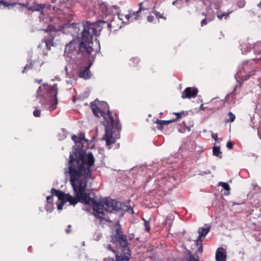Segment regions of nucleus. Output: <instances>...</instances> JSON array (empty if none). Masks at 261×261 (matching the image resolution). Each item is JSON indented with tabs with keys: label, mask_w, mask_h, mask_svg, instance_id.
Returning a JSON list of instances; mask_svg holds the SVG:
<instances>
[{
	"label": "nucleus",
	"mask_w": 261,
	"mask_h": 261,
	"mask_svg": "<svg viewBox=\"0 0 261 261\" xmlns=\"http://www.w3.org/2000/svg\"><path fill=\"white\" fill-rule=\"evenodd\" d=\"M57 84L53 86L43 84L37 90L36 102L41 105V107L49 111L55 110L58 104Z\"/></svg>",
	"instance_id": "20e7f679"
},
{
	"label": "nucleus",
	"mask_w": 261,
	"mask_h": 261,
	"mask_svg": "<svg viewBox=\"0 0 261 261\" xmlns=\"http://www.w3.org/2000/svg\"><path fill=\"white\" fill-rule=\"evenodd\" d=\"M72 140L75 143H81L83 144V141L88 142V140L85 138V136L83 134H80L79 136L76 135H73L71 137Z\"/></svg>",
	"instance_id": "a211bd4d"
},
{
	"label": "nucleus",
	"mask_w": 261,
	"mask_h": 261,
	"mask_svg": "<svg viewBox=\"0 0 261 261\" xmlns=\"http://www.w3.org/2000/svg\"><path fill=\"white\" fill-rule=\"evenodd\" d=\"M218 185L219 186H221L226 191V192L224 193L225 195H228L229 194V191L230 190V186L228 183L220 181Z\"/></svg>",
	"instance_id": "6ab92c4d"
},
{
	"label": "nucleus",
	"mask_w": 261,
	"mask_h": 261,
	"mask_svg": "<svg viewBox=\"0 0 261 261\" xmlns=\"http://www.w3.org/2000/svg\"><path fill=\"white\" fill-rule=\"evenodd\" d=\"M211 173V171L210 170H207L206 171L201 172L199 174L200 175L203 176L205 174H208Z\"/></svg>",
	"instance_id": "e433bc0d"
},
{
	"label": "nucleus",
	"mask_w": 261,
	"mask_h": 261,
	"mask_svg": "<svg viewBox=\"0 0 261 261\" xmlns=\"http://www.w3.org/2000/svg\"><path fill=\"white\" fill-rule=\"evenodd\" d=\"M162 120H156V121L155 122V123H156V124H159V125H161V123H162Z\"/></svg>",
	"instance_id": "a18cd8bd"
},
{
	"label": "nucleus",
	"mask_w": 261,
	"mask_h": 261,
	"mask_svg": "<svg viewBox=\"0 0 261 261\" xmlns=\"http://www.w3.org/2000/svg\"><path fill=\"white\" fill-rule=\"evenodd\" d=\"M143 220L144 221V226H145V230L147 232H149L150 230V227L149 226V222L146 221L144 219H143Z\"/></svg>",
	"instance_id": "c85d7f7f"
},
{
	"label": "nucleus",
	"mask_w": 261,
	"mask_h": 261,
	"mask_svg": "<svg viewBox=\"0 0 261 261\" xmlns=\"http://www.w3.org/2000/svg\"><path fill=\"white\" fill-rule=\"evenodd\" d=\"M213 154L214 156H217L219 158H222V152L220 151V147L219 146H214L213 148Z\"/></svg>",
	"instance_id": "aec40b11"
},
{
	"label": "nucleus",
	"mask_w": 261,
	"mask_h": 261,
	"mask_svg": "<svg viewBox=\"0 0 261 261\" xmlns=\"http://www.w3.org/2000/svg\"><path fill=\"white\" fill-rule=\"evenodd\" d=\"M198 90L196 88L187 87L183 91L181 98H192L195 97L198 93Z\"/></svg>",
	"instance_id": "f8f14e48"
},
{
	"label": "nucleus",
	"mask_w": 261,
	"mask_h": 261,
	"mask_svg": "<svg viewBox=\"0 0 261 261\" xmlns=\"http://www.w3.org/2000/svg\"><path fill=\"white\" fill-rule=\"evenodd\" d=\"M43 16H44V14L43 13V12L41 11V15L39 16V18L41 20H42L43 21H45V22H47L48 20L51 22V21H55L57 20V18H54L53 19H52L50 17H47V18H45V20H44V18H43Z\"/></svg>",
	"instance_id": "5701e85b"
},
{
	"label": "nucleus",
	"mask_w": 261,
	"mask_h": 261,
	"mask_svg": "<svg viewBox=\"0 0 261 261\" xmlns=\"http://www.w3.org/2000/svg\"><path fill=\"white\" fill-rule=\"evenodd\" d=\"M16 3H9L6 2H4V1L0 0V7L2 5H3V8L7 7L9 6H14L16 5Z\"/></svg>",
	"instance_id": "393cba45"
},
{
	"label": "nucleus",
	"mask_w": 261,
	"mask_h": 261,
	"mask_svg": "<svg viewBox=\"0 0 261 261\" xmlns=\"http://www.w3.org/2000/svg\"><path fill=\"white\" fill-rule=\"evenodd\" d=\"M112 242L116 246L119 251L123 253L120 255L117 254L115 261L128 260L131 255L130 251L128 247L126 236L120 227L116 229L115 234L112 236Z\"/></svg>",
	"instance_id": "423d86ee"
},
{
	"label": "nucleus",
	"mask_w": 261,
	"mask_h": 261,
	"mask_svg": "<svg viewBox=\"0 0 261 261\" xmlns=\"http://www.w3.org/2000/svg\"><path fill=\"white\" fill-rule=\"evenodd\" d=\"M66 70L67 71V68L66 67H65Z\"/></svg>",
	"instance_id": "6e6d98bb"
},
{
	"label": "nucleus",
	"mask_w": 261,
	"mask_h": 261,
	"mask_svg": "<svg viewBox=\"0 0 261 261\" xmlns=\"http://www.w3.org/2000/svg\"><path fill=\"white\" fill-rule=\"evenodd\" d=\"M174 114L177 116V119L180 118L181 117V113H175Z\"/></svg>",
	"instance_id": "c03bdc74"
},
{
	"label": "nucleus",
	"mask_w": 261,
	"mask_h": 261,
	"mask_svg": "<svg viewBox=\"0 0 261 261\" xmlns=\"http://www.w3.org/2000/svg\"><path fill=\"white\" fill-rule=\"evenodd\" d=\"M107 259H108L109 260H110V261H115L114 259L113 258H109L108 259H106L105 260L106 261Z\"/></svg>",
	"instance_id": "3c124183"
},
{
	"label": "nucleus",
	"mask_w": 261,
	"mask_h": 261,
	"mask_svg": "<svg viewBox=\"0 0 261 261\" xmlns=\"http://www.w3.org/2000/svg\"><path fill=\"white\" fill-rule=\"evenodd\" d=\"M122 16H123V15L121 16L117 15V16H114L110 22L108 21H100L99 23L106 24L107 27L108 28V30L110 32H115L122 27L121 25L117 23V21L120 22L121 20L122 23H124L125 24L127 23L126 21H124Z\"/></svg>",
	"instance_id": "9b49d317"
},
{
	"label": "nucleus",
	"mask_w": 261,
	"mask_h": 261,
	"mask_svg": "<svg viewBox=\"0 0 261 261\" xmlns=\"http://www.w3.org/2000/svg\"><path fill=\"white\" fill-rule=\"evenodd\" d=\"M20 6L26 8L28 10L32 11H40L43 9L45 7L44 4H37L34 3V5L30 6L28 3H18Z\"/></svg>",
	"instance_id": "ddd939ff"
},
{
	"label": "nucleus",
	"mask_w": 261,
	"mask_h": 261,
	"mask_svg": "<svg viewBox=\"0 0 261 261\" xmlns=\"http://www.w3.org/2000/svg\"><path fill=\"white\" fill-rule=\"evenodd\" d=\"M54 196L55 195H53L51 194V195L47 196L46 200L47 201V203H53V198Z\"/></svg>",
	"instance_id": "2f4dec72"
},
{
	"label": "nucleus",
	"mask_w": 261,
	"mask_h": 261,
	"mask_svg": "<svg viewBox=\"0 0 261 261\" xmlns=\"http://www.w3.org/2000/svg\"><path fill=\"white\" fill-rule=\"evenodd\" d=\"M200 109L204 110L207 109V108L206 107H203V104H201L200 106Z\"/></svg>",
	"instance_id": "49530a36"
},
{
	"label": "nucleus",
	"mask_w": 261,
	"mask_h": 261,
	"mask_svg": "<svg viewBox=\"0 0 261 261\" xmlns=\"http://www.w3.org/2000/svg\"><path fill=\"white\" fill-rule=\"evenodd\" d=\"M210 229V227H206V228L200 227L199 228L198 231L199 236L197 239L196 240V243L198 244L199 242H202L201 239V237H204L208 233Z\"/></svg>",
	"instance_id": "dca6fc26"
},
{
	"label": "nucleus",
	"mask_w": 261,
	"mask_h": 261,
	"mask_svg": "<svg viewBox=\"0 0 261 261\" xmlns=\"http://www.w3.org/2000/svg\"><path fill=\"white\" fill-rule=\"evenodd\" d=\"M102 7L103 9H106V10L107 9L105 5H103L102 6Z\"/></svg>",
	"instance_id": "864d4df0"
},
{
	"label": "nucleus",
	"mask_w": 261,
	"mask_h": 261,
	"mask_svg": "<svg viewBox=\"0 0 261 261\" xmlns=\"http://www.w3.org/2000/svg\"><path fill=\"white\" fill-rule=\"evenodd\" d=\"M100 21H105L104 20H99L96 23H90L89 21L86 22V26L85 31H84V35L88 34L89 36L86 39L88 48L89 50H93V36H99L100 32L103 29H107L106 24H100Z\"/></svg>",
	"instance_id": "6e6552de"
},
{
	"label": "nucleus",
	"mask_w": 261,
	"mask_h": 261,
	"mask_svg": "<svg viewBox=\"0 0 261 261\" xmlns=\"http://www.w3.org/2000/svg\"><path fill=\"white\" fill-rule=\"evenodd\" d=\"M226 147L228 149H231L232 148V147H233V144L230 141H228L227 143V144H226Z\"/></svg>",
	"instance_id": "72a5a7b5"
},
{
	"label": "nucleus",
	"mask_w": 261,
	"mask_h": 261,
	"mask_svg": "<svg viewBox=\"0 0 261 261\" xmlns=\"http://www.w3.org/2000/svg\"><path fill=\"white\" fill-rule=\"evenodd\" d=\"M100 237H101L100 234H98L96 236V237L95 238L94 240H96V241H98L100 239Z\"/></svg>",
	"instance_id": "37998d69"
},
{
	"label": "nucleus",
	"mask_w": 261,
	"mask_h": 261,
	"mask_svg": "<svg viewBox=\"0 0 261 261\" xmlns=\"http://www.w3.org/2000/svg\"><path fill=\"white\" fill-rule=\"evenodd\" d=\"M94 41L96 44L98 45V48L96 50L93 48V51H92L91 54L94 55L93 60H91L90 58L86 56H84L83 58L77 59V61H74L72 59L69 58V62L71 64H75L80 68L79 71V75L80 77L85 80L89 79L91 77V73L90 71V68L95 60L97 52L100 50L99 41L97 40V39H95Z\"/></svg>",
	"instance_id": "0eeeda50"
},
{
	"label": "nucleus",
	"mask_w": 261,
	"mask_h": 261,
	"mask_svg": "<svg viewBox=\"0 0 261 261\" xmlns=\"http://www.w3.org/2000/svg\"><path fill=\"white\" fill-rule=\"evenodd\" d=\"M240 49L243 54H247L252 48V44L249 40H245L241 41L240 43Z\"/></svg>",
	"instance_id": "4468645a"
},
{
	"label": "nucleus",
	"mask_w": 261,
	"mask_h": 261,
	"mask_svg": "<svg viewBox=\"0 0 261 261\" xmlns=\"http://www.w3.org/2000/svg\"><path fill=\"white\" fill-rule=\"evenodd\" d=\"M246 2L245 0H239L238 2V6L240 8H243L245 5Z\"/></svg>",
	"instance_id": "c756f323"
},
{
	"label": "nucleus",
	"mask_w": 261,
	"mask_h": 261,
	"mask_svg": "<svg viewBox=\"0 0 261 261\" xmlns=\"http://www.w3.org/2000/svg\"><path fill=\"white\" fill-rule=\"evenodd\" d=\"M54 209L53 203H47L46 205V210L47 212H51Z\"/></svg>",
	"instance_id": "cd10ccee"
},
{
	"label": "nucleus",
	"mask_w": 261,
	"mask_h": 261,
	"mask_svg": "<svg viewBox=\"0 0 261 261\" xmlns=\"http://www.w3.org/2000/svg\"><path fill=\"white\" fill-rule=\"evenodd\" d=\"M199 244V247L198 248V251L199 252H201L202 251V245L201 242H199L198 244L197 243V245Z\"/></svg>",
	"instance_id": "58836bf2"
},
{
	"label": "nucleus",
	"mask_w": 261,
	"mask_h": 261,
	"mask_svg": "<svg viewBox=\"0 0 261 261\" xmlns=\"http://www.w3.org/2000/svg\"><path fill=\"white\" fill-rule=\"evenodd\" d=\"M260 139H261V136H260Z\"/></svg>",
	"instance_id": "4d7b16f0"
},
{
	"label": "nucleus",
	"mask_w": 261,
	"mask_h": 261,
	"mask_svg": "<svg viewBox=\"0 0 261 261\" xmlns=\"http://www.w3.org/2000/svg\"><path fill=\"white\" fill-rule=\"evenodd\" d=\"M73 191L75 197H73L68 193L66 194L60 190H57L55 188L51 189V194L53 195H56L60 201L59 203H57V207L59 210H62L63 205L67 202H69L70 204L73 205L76 204L79 201L81 202L80 200L81 198L77 196V193L74 190Z\"/></svg>",
	"instance_id": "1a4fd4ad"
},
{
	"label": "nucleus",
	"mask_w": 261,
	"mask_h": 261,
	"mask_svg": "<svg viewBox=\"0 0 261 261\" xmlns=\"http://www.w3.org/2000/svg\"><path fill=\"white\" fill-rule=\"evenodd\" d=\"M254 60L244 61L238 66V72L235 75L239 85L236 86L230 94L236 95V91L240 89L242 83L249 79L250 76L256 75L259 72V68L256 66Z\"/></svg>",
	"instance_id": "39448f33"
},
{
	"label": "nucleus",
	"mask_w": 261,
	"mask_h": 261,
	"mask_svg": "<svg viewBox=\"0 0 261 261\" xmlns=\"http://www.w3.org/2000/svg\"><path fill=\"white\" fill-rule=\"evenodd\" d=\"M95 159L92 152L86 154L80 148L73 150L70 153L68 167L65 169V173L69 179L73 190L81 198V202L92 207L94 215L103 220L105 212L114 213L121 207L119 202L115 200L105 198L102 202H97L93 195L85 193L91 187L93 180L92 171Z\"/></svg>",
	"instance_id": "f257e3e1"
},
{
	"label": "nucleus",
	"mask_w": 261,
	"mask_h": 261,
	"mask_svg": "<svg viewBox=\"0 0 261 261\" xmlns=\"http://www.w3.org/2000/svg\"><path fill=\"white\" fill-rule=\"evenodd\" d=\"M231 13V11H230L228 13H221L220 12H218L217 17L220 20L222 19L223 18V17H224L225 19H226L227 17H228L229 16V14Z\"/></svg>",
	"instance_id": "4be33fe9"
},
{
	"label": "nucleus",
	"mask_w": 261,
	"mask_h": 261,
	"mask_svg": "<svg viewBox=\"0 0 261 261\" xmlns=\"http://www.w3.org/2000/svg\"><path fill=\"white\" fill-rule=\"evenodd\" d=\"M56 0H51L52 3H55Z\"/></svg>",
	"instance_id": "5fc2aeb1"
},
{
	"label": "nucleus",
	"mask_w": 261,
	"mask_h": 261,
	"mask_svg": "<svg viewBox=\"0 0 261 261\" xmlns=\"http://www.w3.org/2000/svg\"><path fill=\"white\" fill-rule=\"evenodd\" d=\"M106 248L108 250H111L112 251H113V252H115V251H114V250L112 249V247H111V245H107V246H106Z\"/></svg>",
	"instance_id": "a19ab883"
},
{
	"label": "nucleus",
	"mask_w": 261,
	"mask_h": 261,
	"mask_svg": "<svg viewBox=\"0 0 261 261\" xmlns=\"http://www.w3.org/2000/svg\"><path fill=\"white\" fill-rule=\"evenodd\" d=\"M218 134L216 133H212V137L213 139H214L215 141H218Z\"/></svg>",
	"instance_id": "c9c22d12"
},
{
	"label": "nucleus",
	"mask_w": 261,
	"mask_h": 261,
	"mask_svg": "<svg viewBox=\"0 0 261 261\" xmlns=\"http://www.w3.org/2000/svg\"><path fill=\"white\" fill-rule=\"evenodd\" d=\"M47 54L45 53H40L36 56L33 57V59H30L28 61V63L25 65L23 70L22 71V73L25 72L26 70L33 68L35 70H39L41 66L46 61Z\"/></svg>",
	"instance_id": "9d476101"
},
{
	"label": "nucleus",
	"mask_w": 261,
	"mask_h": 261,
	"mask_svg": "<svg viewBox=\"0 0 261 261\" xmlns=\"http://www.w3.org/2000/svg\"><path fill=\"white\" fill-rule=\"evenodd\" d=\"M125 18L126 19V20L128 21L129 19L133 17V15H131L130 14H126L124 16Z\"/></svg>",
	"instance_id": "ea45409f"
},
{
	"label": "nucleus",
	"mask_w": 261,
	"mask_h": 261,
	"mask_svg": "<svg viewBox=\"0 0 261 261\" xmlns=\"http://www.w3.org/2000/svg\"><path fill=\"white\" fill-rule=\"evenodd\" d=\"M207 20H206V19H205H205H203L201 21V25L202 26V25H204L206 24H207Z\"/></svg>",
	"instance_id": "79ce46f5"
},
{
	"label": "nucleus",
	"mask_w": 261,
	"mask_h": 261,
	"mask_svg": "<svg viewBox=\"0 0 261 261\" xmlns=\"http://www.w3.org/2000/svg\"><path fill=\"white\" fill-rule=\"evenodd\" d=\"M142 3H140L139 4V9L138 11L133 12V15L135 16L134 17L132 18L131 19V21H133L134 20H138L139 16L138 14L140 13L141 10L143 9V8L142 7Z\"/></svg>",
	"instance_id": "412c9836"
},
{
	"label": "nucleus",
	"mask_w": 261,
	"mask_h": 261,
	"mask_svg": "<svg viewBox=\"0 0 261 261\" xmlns=\"http://www.w3.org/2000/svg\"><path fill=\"white\" fill-rule=\"evenodd\" d=\"M228 116L229 118L227 119L228 122H233L235 120L236 116L235 115L232 113L231 112H229L228 114Z\"/></svg>",
	"instance_id": "a878e982"
},
{
	"label": "nucleus",
	"mask_w": 261,
	"mask_h": 261,
	"mask_svg": "<svg viewBox=\"0 0 261 261\" xmlns=\"http://www.w3.org/2000/svg\"><path fill=\"white\" fill-rule=\"evenodd\" d=\"M66 137V136H65V135H64V136L63 137H60L59 138V140H62V139H64V138H65Z\"/></svg>",
	"instance_id": "8fccbe9b"
},
{
	"label": "nucleus",
	"mask_w": 261,
	"mask_h": 261,
	"mask_svg": "<svg viewBox=\"0 0 261 261\" xmlns=\"http://www.w3.org/2000/svg\"><path fill=\"white\" fill-rule=\"evenodd\" d=\"M153 19H154V16L152 15H149L147 17V21L148 22H151L153 21Z\"/></svg>",
	"instance_id": "4c0bfd02"
},
{
	"label": "nucleus",
	"mask_w": 261,
	"mask_h": 261,
	"mask_svg": "<svg viewBox=\"0 0 261 261\" xmlns=\"http://www.w3.org/2000/svg\"><path fill=\"white\" fill-rule=\"evenodd\" d=\"M91 108L94 115L97 117H103L102 122L105 126V135L102 140L106 141L107 145L115 143L116 139L120 138L119 132L121 129L118 116L109 110L108 103L105 101L99 102L95 100L91 102Z\"/></svg>",
	"instance_id": "7ed1b4c3"
},
{
	"label": "nucleus",
	"mask_w": 261,
	"mask_h": 261,
	"mask_svg": "<svg viewBox=\"0 0 261 261\" xmlns=\"http://www.w3.org/2000/svg\"><path fill=\"white\" fill-rule=\"evenodd\" d=\"M86 23L84 24L80 23H65L60 26V30L64 34H71L76 38L71 40L65 46V55L68 58L77 61L83 56H88L91 60H93L94 55L91 54L93 50H89L86 39L89 34L84 35Z\"/></svg>",
	"instance_id": "f03ea898"
},
{
	"label": "nucleus",
	"mask_w": 261,
	"mask_h": 261,
	"mask_svg": "<svg viewBox=\"0 0 261 261\" xmlns=\"http://www.w3.org/2000/svg\"><path fill=\"white\" fill-rule=\"evenodd\" d=\"M42 81V80H36L35 82H37L38 83H40Z\"/></svg>",
	"instance_id": "603ef678"
},
{
	"label": "nucleus",
	"mask_w": 261,
	"mask_h": 261,
	"mask_svg": "<svg viewBox=\"0 0 261 261\" xmlns=\"http://www.w3.org/2000/svg\"><path fill=\"white\" fill-rule=\"evenodd\" d=\"M45 46L47 48V49H50V47L49 46V44H51L52 43V41L51 40H45Z\"/></svg>",
	"instance_id": "f704fd0d"
},
{
	"label": "nucleus",
	"mask_w": 261,
	"mask_h": 261,
	"mask_svg": "<svg viewBox=\"0 0 261 261\" xmlns=\"http://www.w3.org/2000/svg\"><path fill=\"white\" fill-rule=\"evenodd\" d=\"M68 228L66 229V232L68 233L70 232V230H69V228L70 227V225H68Z\"/></svg>",
	"instance_id": "de8ad7c7"
},
{
	"label": "nucleus",
	"mask_w": 261,
	"mask_h": 261,
	"mask_svg": "<svg viewBox=\"0 0 261 261\" xmlns=\"http://www.w3.org/2000/svg\"><path fill=\"white\" fill-rule=\"evenodd\" d=\"M254 54L258 57H256L254 60H259L261 59V41H257L254 43L252 48Z\"/></svg>",
	"instance_id": "f3484780"
},
{
	"label": "nucleus",
	"mask_w": 261,
	"mask_h": 261,
	"mask_svg": "<svg viewBox=\"0 0 261 261\" xmlns=\"http://www.w3.org/2000/svg\"><path fill=\"white\" fill-rule=\"evenodd\" d=\"M176 120H177V119H173V120H162L161 126H157V128H158V129H161L162 125H168L169 124H170V123H171L172 122H174Z\"/></svg>",
	"instance_id": "b1692460"
},
{
	"label": "nucleus",
	"mask_w": 261,
	"mask_h": 261,
	"mask_svg": "<svg viewBox=\"0 0 261 261\" xmlns=\"http://www.w3.org/2000/svg\"><path fill=\"white\" fill-rule=\"evenodd\" d=\"M226 252L225 250L222 247L217 249L216 253V259L217 261H226Z\"/></svg>",
	"instance_id": "2eb2a0df"
},
{
	"label": "nucleus",
	"mask_w": 261,
	"mask_h": 261,
	"mask_svg": "<svg viewBox=\"0 0 261 261\" xmlns=\"http://www.w3.org/2000/svg\"><path fill=\"white\" fill-rule=\"evenodd\" d=\"M153 13H154V14L155 15V16L156 17H160V18H164V19H165L166 18L165 17L163 16V14H161L159 12L156 11H154L153 12Z\"/></svg>",
	"instance_id": "473e14b6"
},
{
	"label": "nucleus",
	"mask_w": 261,
	"mask_h": 261,
	"mask_svg": "<svg viewBox=\"0 0 261 261\" xmlns=\"http://www.w3.org/2000/svg\"><path fill=\"white\" fill-rule=\"evenodd\" d=\"M131 61H132V66H135L139 62V59L137 57H134V58H132L131 59Z\"/></svg>",
	"instance_id": "bb28decb"
},
{
	"label": "nucleus",
	"mask_w": 261,
	"mask_h": 261,
	"mask_svg": "<svg viewBox=\"0 0 261 261\" xmlns=\"http://www.w3.org/2000/svg\"><path fill=\"white\" fill-rule=\"evenodd\" d=\"M190 261H199L198 259L195 258H190Z\"/></svg>",
	"instance_id": "09e8293b"
},
{
	"label": "nucleus",
	"mask_w": 261,
	"mask_h": 261,
	"mask_svg": "<svg viewBox=\"0 0 261 261\" xmlns=\"http://www.w3.org/2000/svg\"><path fill=\"white\" fill-rule=\"evenodd\" d=\"M41 111L40 110L36 109L33 112V115L35 117H38L40 116Z\"/></svg>",
	"instance_id": "7c9ffc66"
}]
</instances>
